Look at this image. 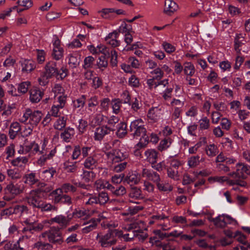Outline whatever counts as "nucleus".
Here are the masks:
<instances>
[{"label":"nucleus","mask_w":250,"mask_h":250,"mask_svg":"<svg viewBox=\"0 0 250 250\" xmlns=\"http://www.w3.org/2000/svg\"><path fill=\"white\" fill-rule=\"evenodd\" d=\"M45 69L42 78L38 79L40 84L42 85H45L47 83L46 81L53 77H56L57 79L62 80L67 75V69L62 67V72H61L57 68L56 63L53 61L48 62L45 66Z\"/></svg>","instance_id":"obj_1"},{"label":"nucleus","mask_w":250,"mask_h":250,"mask_svg":"<svg viewBox=\"0 0 250 250\" xmlns=\"http://www.w3.org/2000/svg\"><path fill=\"white\" fill-rule=\"evenodd\" d=\"M62 228L52 227L50 229L42 233V237H47L48 241L52 244L61 245L63 242Z\"/></svg>","instance_id":"obj_2"},{"label":"nucleus","mask_w":250,"mask_h":250,"mask_svg":"<svg viewBox=\"0 0 250 250\" xmlns=\"http://www.w3.org/2000/svg\"><path fill=\"white\" fill-rule=\"evenodd\" d=\"M143 124L141 119L136 120L131 123L129 131L132 132L131 134L134 137L140 136L146 133V130Z\"/></svg>","instance_id":"obj_3"},{"label":"nucleus","mask_w":250,"mask_h":250,"mask_svg":"<svg viewBox=\"0 0 250 250\" xmlns=\"http://www.w3.org/2000/svg\"><path fill=\"white\" fill-rule=\"evenodd\" d=\"M24 222L26 226L23 229V232L28 231L33 234L34 232L41 231L44 228L42 224L38 223L36 221H31L30 219H27Z\"/></svg>","instance_id":"obj_4"},{"label":"nucleus","mask_w":250,"mask_h":250,"mask_svg":"<svg viewBox=\"0 0 250 250\" xmlns=\"http://www.w3.org/2000/svg\"><path fill=\"white\" fill-rule=\"evenodd\" d=\"M114 129L108 127L107 125H103L96 128L94 139L95 140L101 141L104 137L107 134H109L111 132H113Z\"/></svg>","instance_id":"obj_5"},{"label":"nucleus","mask_w":250,"mask_h":250,"mask_svg":"<svg viewBox=\"0 0 250 250\" xmlns=\"http://www.w3.org/2000/svg\"><path fill=\"white\" fill-rule=\"evenodd\" d=\"M23 189V186H21L18 184H14L11 183L6 186L4 190L5 193H10L12 195H16L21 193Z\"/></svg>","instance_id":"obj_6"},{"label":"nucleus","mask_w":250,"mask_h":250,"mask_svg":"<svg viewBox=\"0 0 250 250\" xmlns=\"http://www.w3.org/2000/svg\"><path fill=\"white\" fill-rule=\"evenodd\" d=\"M178 8V5L172 0H165L164 10V12L165 14L171 16L177 10Z\"/></svg>","instance_id":"obj_7"},{"label":"nucleus","mask_w":250,"mask_h":250,"mask_svg":"<svg viewBox=\"0 0 250 250\" xmlns=\"http://www.w3.org/2000/svg\"><path fill=\"white\" fill-rule=\"evenodd\" d=\"M43 95V92L37 87H34L30 90V100L33 103L40 102Z\"/></svg>","instance_id":"obj_8"},{"label":"nucleus","mask_w":250,"mask_h":250,"mask_svg":"<svg viewBox=\"0 0 250 250\" xmlns=\"http://www.w3.org/2000/svg\"><path fill=\"white\" fill-rule=\"evenodd\" d=\"M61 193H58L54 194V201L55 203L65 204L68 205L72 204L71 198L66 194H61Z\"/></svg>","instance_id":"obj_9"},{"label":"nucleus","mask_w":250,"mask_h":250,"mask_svg":"<svg viewBox=\"0 0 250 250\" xmlns=\"http://www.w3.org/2000/svg\"><path fill=\"white\" fill-rule=\"evenodd\" d=\"M39 195L40 194L35 193V196L27 198V202L29 205L32 206L33 208H41V207H42L43 202L40 200Z\"/></svg>","instance_id":"obj_10"},{"label":"nucleus","mask_w":250,"mask_h":250,"mask_svg":"<svg viewBox=\"0 0 250 250\" xmlns=\"http://www.w3.org/2000/svg\"><path fill=\"white\" fill-rule=\"evenodd\" d=\"M142 176L146 177L149 180L153 181L156 184H158L160 181V176L156 172L151 171L146 168L143 169Z\"/></svg>","instance_id":"obj_11"},{"label":"nucleus","mask_w":250,"mask_h":250,"mask_svg":"<svg viewBox=\"0 0 250 250\" xmlns=\"http://www.w3.org/2000/svg\"><path fill=\"white\" fill-rule=\"evenodd\" d=\"M30 114L29 116V120L28 123L32 125H37L40 122L42 117V113L39 110L35 111L33 112L30 109Z\"/></svg>","instance_id":"obj_12"},{"label":"nucleus","mask_w":250,"mask_h":250,"mask_svg":"<svg viewBox=\"0 0 250 250\" xmlns=\"http://www.w3.org/2000/svg\"><path fill=\"white\" fill-rule=\"evenodd\" d=\"M76 188L69 183H65L62 186L61 188L54 190L51 194H57L58 192L60 193H68L69 192H74L76 191Z\"/></svg>","instance_id":"obj_13"},{"label":"nucleus","mask_w":250,"mask_h":250,"mask_svg":"<svg viewBox=\"0 0 250 250\" xmlns=\"http://www.w3.org/2000/svg\"><path fill=\"white\" fill-rule=\"evenodd\" d=\"M81 61V55L75 53L69 55L68 64L73 68L79 65Z\"/></svg>","instance_id":"obj_14"},{"label":"nucleus","mask_w":250,"mask_h":250,"mask_svg":"<svg viewBox=\"0 0 250 250\" xmlns=\"http://www.w3.org/2000/svg\"><path fill=\"white\" fill-rule=\"evenodd\" d=\"M70 219L71 218H68V217H66L62 215H60L51 218L50 221L51 222L57 223L60 224L62 227H65L69 224Z\"/></svg>","instance_id":"obj_15"},{"label":"nucleus","mask_w":250,"mask_h":250,"mask_svg":"<svg viewBox=\"0 0 250 250\" xmlns=\"http://www.w3.org/2000/svg\"><path fill=\"white\" fill-rule=\"evenodd\" d=\"M21 130V127L20 124L18 122L13 123L10 127L9 134L11 139H14L18 133Z\"/></svg>","instance_id":"obj_16"},{"label":"nucleus","mask_w":250,"mask_h":250,"mask_svg":"<svg viewBox=\"0 0 250 250\" xmlns=\"http://www.w3.org/2000/svg\"><path fill=\"white\" fill-rule=\"evenodd\" d=\"M22 71L31 72L36 67L35 62L32 60H24L21 62Z\"/></svg>","instance_id":"obj_17"},{"label":"nucleus","mask_w":250,"mask_h":250,"mask_svg":"<svg viewBox=\"0 0 250 250\" xmlns=\"http://www.w3.org/2000/svg\"><path fill=\"white\" fill-rule=\"evenodd\" d=\"M52 189V188L51 186L44 183H40L38 185V188L35 190H33L32 191L36 193L37 194L40 195L42 192H49Z\"/></svg>","instance_id":"obj_18"},{"label":"nucleus","mask_w":250,"mask_h":250,"mask_svg":"<svg viewBox=\"0 0 250 250\" xmlns=\"http://www.w3.org/2000/svg\"><path fill=\"white\" fill-rule=\"evenodd\" d=\"M145 155L148 161L151 163L152 165L156 163L158 152L156 150L154 149H148L145 152Z\"/></svg>","instance_id":"obj_19"},{"label":"nucleus","mask_w":250,"mask_h":250,"mask_svg":"<svg viewBox=\"0 0 250 250\" xmlns=\"http://www.w3.org/2000/svg\"><path fill=\"white\" fill-rule=\"evenodd\" d=\"M75 133L74 130L71 127H67L65 129L64 132H62L61 135V138L65 142H68L69 139L73 136Z\"/></svg>","instance_id":"obj_20"},{"label":"nucleus","mask_w":250,"mask_h":250,"mask_svg":"<svg viewBox=\"0 0 250 250\" xmlns=\"http://www.w3.org/2000/svg\"><path fill=\"white\" fill-rule=\"evenodd\" d=\"M113 237L114 235H113V231H112V229H109L108 232L106 234L101 236L99 242L102 247H106V244L107 243H106V242H107L110 238Z\"/></svg>","instance_id":"obj_21"},{"label":"nucleus","mask_w":250,"mask_h":250,"mask_svg":"<svg viewBox=\"0 0 250 250\" xmlns=\"http://www.w3.org/2000/svg\"><path fill=\"white\" fill-rule=\"evenodd\" d=\"M119 125V128L116 132V135L119 138H122L125 137L127 134V125L124 122L120 123Z\"/></svg>","instance_id":"obj_22"},{"label":"nucleus","mask_w":250,"mask_h":250,"mask_svg":"<svg viewBox=\"0 0 250 250\" xmlns=\"http://www.w3.org/2000/svg\"><path fill=\"white\" fill-rule=\"evenodd\" d=\"M124 182L131 186L133 184H137L140 182V178L135 174H131L126 176Z\"/></svg>","instance_id":"obj_23"},{"label":"nucleus","mask_w":250,"mask_h":250,"mask_svg":"<svg viewBox=\"0 0 250 250\" xmlns=\"http://www.w3.org/2000/svg\"><path fill=\"white\" fill-rule=\"evenodd\" d=\"M23 178L25 179L24 183L30 185H34L38 181V179L35 178V173H34L26 174L24 176Z\"/></svg>","instance_id":"obj_24"},{"label":"nucleus","mask_w":250,"mask_h":250,"mask_svg":"<svg viewBox=\"0 0 250 250\" xmlns=\"http://www.w3.org/2000/svg\"><path fill=\"white\" fill-rule=\"evenodd\" d=\"M114 157L113 158V161L114 163L121 162L126 158V155L121 151V150H115L114 152Z\"/></svg>","instance_id":"obj_25"},{"label":"nucleus","mask_w":250,"mask_h":250,"mask_svg":"<svg viewBox=\"0 0 250 250\" xmlns=\"http://www.w3.org/2000/svg\"><path fill=\"white\" fill-rule=\"evenodd\" d=\"M141 192L142 191L139 188L136 187H133L131 188L129 195L130 198L136 199L143 198Z\"/></svg>","instance_id":"obj_26"},{"label":"nucleus","mask_w":250,"mask_h":250,"mask_svg":"<svg viewBox=\"0 0 250 250\" xmlns=\"http://www.w3.org/2000/svg\"><path fill=\"white\" fill-rule=\"evenodd\" d=\"M129 234H125L123 236V237L125 239L126 241H129L133 239L134 237H138L139 240H141L142 241H144L148 236V235L146 234L145 235L143 234H139L137 233L136 231H133V235L132 236L131 238H127L126 236H129Z\"/></svg>","instance_id":"obj_27"},{"label":"nucleus","mask_w":250,"mask_h":250,"mask_svg":"<svg viewBox=\"0 0 250 250\" xmlns=\"http://www.w3.org/2000/svg\"><path fill=\"white\" fill-rule=\"evenodd\" d=\"M110 57L105 56V55H101L99 57V61H98L97 64L98 67L101 69L102 67L105 68L108 65V58Z\"/></svg>","instance_id":"obj_28"},{"label":"nucleus","mask_w":250,"mask_h":250,"mask_svg":"<svg viewBox=\"0 0 250 250\" xmlns=\"http://www.w3.org/2000/svg\"><path fill=\"white\" fill-rule=\"evenodd\" d=\"M96 164L97 161L93 157H88L86 159L84 166L85 168L93 169L96 167Z\"/></svg>","instance_id":"obj_29"},{"label":"nucleus","mask_w":250,"mask_h":250,"mask_svg":"<svg viewBox=\"0 0 250 250\" xmlns=\"http://www.w3.org/2000/svg\"><path fill=\"white\" fill-rule=\"evenodd\" d=\"M14 208L15 214H19L21 216L28 213V208L24 205H16Z\"/></svg>","instance_id":"obj_30"},{"label":"nucleus","mask_w":250,"mask_h":250,"mask_svg":"<svg viewBox=\"0 0 250 250\" xmlns=\"http://www.w3.org/2000/svg\"><path fill=\"white\" fill-rule=\"evenodd\" d=\"M184 70L185 74L189 76H192L195 72L194 65L191 62H186L185 63Z\"/></svg>","instance_id":"obj_31"},{"label":"nucleus","mask_w":250,"mask_h":250,"mask_svg":"<svg viewBox=\"0 0 250 250\" xmlns=\"http://www.w3.org/2000/svg\"><path fill=\"white\" fill-rule=\"evenodd\" d=\"M206 151L207 154L210 157L215 156L218 153L217 148L214 144L208 146L206 149Z\"/></svg>","instance_id":"obj_32"},{"label":"nucleus","mask_w":250,"mask_h":250,"mask_svg":"<svg viewBox=\"0 0 250 250\" xmlns=\"http://www.w3.org/2000/svg\"><path fill=\"white\" fill-rule=\"evenodd\" d=\"M97 197L98 203L101 205H104L109 200L108 194L105 192L99 193Z\"/></svg>","instance_id":"obj_33"},{"label":"nucleus","mask_w":250,"mask_h":250,"mask_svg":"<svg viewBox=\"0 0 250 250\" xmlns=\"http://www.w3.org/2000/svg\"><path fill=\"white\" fill-rule=\"evenodd\" d=\"M17 3L18 6L24 7V9H28L33 5L32 0H18Z\"/></svg>","instance_id":"obj_34"},{"label":"nucleus","mask_w":250,"mask_h":250,"mask_svg":"<svg viewBox=\"0 0 250 250\" xmlns=\"http://www.w3.org/2000/svg\"><path fill=\"white\" fill-rule=\"evenodd\" d=\"M29 84L30 83L29 82H24L20 83L18 87V93L19 94L25 93L28 89Z\"/></svg>","instance_id":"obj_35"},{"label":"nucleus","mask_w":250,"mask_h":250,"mask_svg":"<svg viewBox=\"0 0 250 250\" xmlns=\"http://www.w3.org/2000/svg\"><path fill=\"white\" fill-rule=\"evenodd\" d=\"M63 52L62 47L54 48L52 55L55 59L59 60L62 57Z\"/></svg>","instance_id":"obj_36"},{"label":"nucleus","mask_w":250,"mask_h":250,"mask_svg":"<svg viewBox=\"0 0 250 250\" xmlns=\"http://www.w3.org/2000/svg\"><path fill=\"white\" fill-rule=\"evenodd\" d=\"M95 177L94 173L92 171L85 170L83 173V180L84 182L88 183Z\"/></svg>","instance_id":"obj_37"},{"label":"nucleus","mask_w":250,"mask_h":250,"mask_svg":"<svg viewBox=\"0 0 250 250\" xmlns=\"http://www.w3.org/2000/svg\"><path fill=\"white\" fill-rule=\"evenodd\" d=\"M216 218H218V220L216 221V223L214 225L217 227L223 228L226 227L227 224V222L225 221V214L219 215Z\"/></svg>","instance_id":"obj_38"},{"label":"nucleus","mask_w":250,"mask_h":250,"mask_svg":"<svg viewBox=\"0 0 250 250\" xmlns=\"http://www.w3.org/2000/svg\"><path fill=\"white\" fill-rule=\"evenodd\" d=\"M237 237V240L243 245H247V241H246V236L242 233L241 231H236L234 234V238Z\"/></svg>","instance_id":"obj_39"},{"label":"nucleus","mask_w":250,"mask_h":250,"mask_svg":"<svg viewBox=\"0 0 250 250\" xmlns=\"http://www.w3.org/2000/svg\"><path fill=\"white\" fill-rule=\"evenodd\" d=\"M171 141L170 139H164L162 140L158 147L159 150L162 151L163 150L168 148L171 145Z\"/></svg>","instance_id":"obj_40"},{"label":"nucleus","mask_w":250,"mask_h":250,"mask_svg":"<svg viewBox=\"0 0 250 250\" xmlns=\"http://www.w3.org/2000/svg\"><path fill=\"white\" fill-rule=\"evenodd\" d=\"M28 162V159L25 157H18L14 160H13L11 162V164L14 166H20L21 167V162L22 164H26Z\"/></svg>","instance_id":"obj_41"},{"label":"nucleus","mask_w":250,"mask_h":250,"mask_svg":"<svg viewBox=\"0 0 250 250\" xmlns=\"http://www.w3.org/2000/svg\"><path fill=\"white\" fill-rule=\"evenodd\" d=\"M95 59L92 56H88L86 57L84 60V64L83 67L84 69H86L92 67V64Z\"/></svg>","instance_id":"obj_42"},{"label":"nucleus","mask_w":250,"mask_h":250,"mask_svg":"<svg viewBox=\"0 0 250 250\" xmlns=\"http://www.w3.org/2000/svg\"><path fill=\"white\" fill-rule=\"evenodd\" d=\"M241 34H237L234 39V48L236 52L238 54L240 53L241 50L239 49V47L241 46L243 43L239 40L240 36Z\"/></svg>","instance_id":"obj_43"},{"label":"nucleus","mask_w":250,"mask_h":250,"mask_svg":"<svg viewBox=\"0 0 250 250\" xmlns=\"http://www.w3.org/2000/svg\"><path fill=\"white\" fill-rule=\"evenodd\" d=\"M126 193V189L123 186L116 185L113 194L116 196H122Z\"/></svg>","instance_id":"obj_44"},{"label":"nucleus","mask_w":250,"mask_h":250,"mask_svg":"<svg viewBox=\"0 0 250 250\" xmlns=\"http://www.w3.org/2000/svg\"><path fill=\"white\" fill-rule=\"evenodd\" d=\"M162 46L165 51L169 54L174 52L175 51V47L171 44L165 42L163 43Z\"/></svg>","instance_id":"obj_45"},{"label":"nucleus","mask_w":250,"mask_h":250,"mask_svg":"<svg viewBox=\"0 0 250 250\" xmlns=\"http://www.w3.org/2000/svg\"><path fill=\"white\" fill-rule=\"evenodd\" d=\"M89 223H91L89 226H86L83 229V232L86 233L92 230L97 226V222L95 220L91 219Z\"/></svg>","instance_id":"obj_46"},{"label":"nucleus","mask_w":250,"mask_h":250,"mask_svg":"<svg viewBox=\"0 0 250 250\" xmlns=\"http://www.w3.org/2000/svg\"><path fill=\"white\" fill-rule=\"evenodd\" d=\"M66 125V119L64 117L59 118L57 122V124L55 125L56 129L58 130H62Z\"/></svg>","instance_id":"obj_47"},{"label":"nucleus","mask_w":250,"mask_h":250,"mask_svg":"<svg viewBox=\"0 0 250 250\" xmlns=\"http://www.w3.org/2000/svg\"><path fill=\"white\" fill-rule=\"evenodd\" d=\"M200 128L201 129H207L209 126V120L207 117H204L199 121Z\"/></svg>","instance_id":"obj_48"},{"label":"nucleus","mask_w":250,"mask_h":250,"mask_svg":"<svg viewBox=\"0 0 250 250\" xmlns=\"http://www.w3.org/2000/svg\"><path fill=\"white\" fill-rule=\"evenodd\" d=\"M63 168L67 172H74L77 170V166L75 164L69 165V162H65L63 164Z\"/></svg>","instance_id":"obj_49"},{"label":"nucleus","mask_w":250,"mask_h":250,"mask_svg":"<svg viewBox=\"0 0 250 250\" xmlns=\"http://www.w3.org/2000/svg\"><path fill=\"white\" fill-rule=\"evenodd\" d=\"M124 176L125 175L122 173L115 174L112 177V182L116 184V185H117L118 184H120L122 181H123Z\"/></svg>","instance_id":"obj_50"},{"label":"nucleus","mask_w":250,"mask_h":250,"mask_svg":"<svg viewBox=\"0 0 250 250\" xmlns=\"http://www.w3.org/2000/svg\"><path fill=\"white\" fill-rule=\"evenodd\" d=\"M97 48L98 49V53H101L102 55H105V56L110 57V53L109 49L103 46V45H98Z\"/></svg>","instance_id":"obj_51"},{"label":"nucleus","mask_w":250,"mask_h":250,"mask_svg":"<svg viewBox=\"0 0 250 250\" xmlns=\"http://www.w3.org/2000/svg\"><path fill=\"white\" fill-rule=\"evenodd\" d=\"M110 53L111 56L110 63L113 66H116L117 64V53L115 50H112Z\"/></svg>","instance_id":"obj_52"},{"label":"nucleus","mask_w":250,"mask_h":250,"mask_svg":"<svg viewBox=\"0 0 250 250\" xmlns=\"http://www.w3.org/2000/svg\"><path fill=\"white\" fill-rule=\"evenodd\" d=\"M151 74L157 75L155 77H154L153 78L157 80L161 79L164 75V73L163 71L159 67H157V68L151 71Z\"/></svg>","instance_id":"obj_53"},{"label":"nucleus","mask_w":250,"mask_h":250,"mask_svg":"<svg viewBox=\"0 0 250 250\" xmlns=\"http://www.w3.org/2000/svg\"><path fill=\"white\" fill-rule=\"evenodd\" d=\"M143 208L144 207L142 206L129 207L128 209V214L131 215H134Z\"/></svg>","instance_id":"obj_54"},{"label":"nucleus","mask_w":250,"mask_h":250,"mask_svg":"<svg viewBox=\"0 0 250 250\" xmlns=\"http://www.w3.org/2000/svg\"><path fill=\"white\" fill-rule=\"evenodd\" d=\"M7 175L13 179H17L21 178L19 173L15 171L14 169H8L7 171Z\"/></svg>","instance_id":"obj_55"},{"label":"nucleus","mask_w":250,"mask_h":250,"mask_svg":"<svg viewBox=\"0 0 250 250\" xmlns=\"http://www.w3.org/2000/svg\"><path fill=\"white\" fill-rule=\"evenodd\" d=\"M200 157L198 156L191 157L188 163L190 167H193L198 165L199 162Z\"/></svg>","instance_id":"obj_56"},{"label":"nucleus","mask_w":250,"mask_h":250,"mask_svg":"<svg viewBox=\"0 0 250 250\" xmlns=\"http://www.w3.org/2000/svg\"><path fill=\"white\" fill-rule=\"evenodd\" d=\"M112 108L113 111L115 113H117L120 109V104L121 103V101L119 99H115L112 101Z\"/></svg>","instance_id":"obj_57"},{"label":"nucleus","mask_w":250,"mask_h":250,"mask_svg":"<svg viewBox=\"0 0 250 250\" xmlns=\"http://www.w3.org/2000/svg\"><path fill=\"white\" fill-rule=\"evenodd\" d=\"M167 172L168 177L173 179H178V171H175L171 167H169L167 168Z\"/></svg>","instance_id":"obj_58"},{"label":"nucleus","mask_w":250,"mask_h":250,"mask_svg":"<svg viewBox=\"0 0 250 250\" xmlns=\"http://www.w3.org/2000/svg\"><path fill=\"white\" fill-rule=\"evenodd\" d=\"M15 146L14 144H10L6 147V154L7 157H10L14 156L15 153Z\"/></svg>","instance_id":"obj_59"},{"label":"nucleus","mask_w":250,"mask_h":250,"mask_svg":"<svg viewBox=\"0 0 250 250\" xmlns=\"http://www.w3.org/2000/svg\"><path fill=\"white\" fill-rule=\"evenodd\" d=\"M102 85V81L99 77H95L93 79L92 86L97 89Z\"/></svg>","instance_id":"obj_60"},{"label":"nucleus","mask_w":250,"mask_h":250,"mask_svg":"<svg viewBox=\"0 0 250 250\" xmlns=\"http://www.w3.org/2000/svg\"><path fill=\"white\" fill-rule=\"evenodd\" d=\"M38 52L37 60L39 63H42L44 61V52L43 50L37 49Z\"/></svg>","instance_id":"obj_61"},{"label":"nucleus","mask_w":250,"mask_h":250,"mask_svg":"<svg viewBox=\"0 0 250 250\" xmlns=\"http://www.w3.org/2000/svg\"><path fill=\"white\" fill-rule=\"evenodd\" d=\"M99 103L96 96L92 97L88 100V106L89 107L95 106L97 105Z\"/></svg>","instance_id":"obj_62"},{"label":"nucleus","mask_w":250,"mask_h":250,"mask_svg":"<svg viewBox=\"0 0 250 250\" xmlns=\"http://www.w3.org/2000/svg\"><path fill=\"white\" fill-rule=\"evenodd\" d=\"M153 233L159 237L161 239H163L165 238L169 237V233L166 232H163L160 230L156 229L153 230Z\"/></svg>","instance_id":"obj_63"},{"label":"nucleus","mask_w":250,"mask_h":250,"mask_svg":"<svg viewBox=\"0 0 250 250\" xmlns=\"http://www.w3.org/2000/svg\"><path fill=\"white\" fill-rule=\"evenodd\" d=\"M172 221L176 223L185 224L187 222V220L184 217L175 216L172 218Z\"/></svg>","instance_id":"obj_64"}]
</instances>
